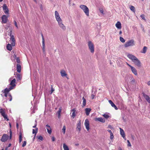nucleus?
Instances as JSON below:
<instances>
[{"instance_id":"nucleus-21","label":"nucleus","mask_w":150,"mask_h":150,"mask_svg":"<svg viewBox=\"0 0 150 150\" xmlns=\"http://www.w3.org/2000/svg\"><path fill=\"white\" fill-rule=\"evenodd\" d=\"M131 45V40H129L128 41V42H126L125 45V47H127L129 46H130Z\"/></svg>"},{"instance_id":"nucleus-39","label":"nucleus","mask_w":150,"mask_h":150,"mask_svg":"<svg viewBox=\"0 0 150 150\" xmlns=\"http://www.w3.org/2000/svg\"><path fill=\"white\" fill-rule=\"evenodd\" d=\"M103 117L106 119H108L109 117V116L108 114H104L103 115Z\"/></svg>"},{"instance_id":"nucleus-36","label":"nucleus","mask_w":150,"mask_h":150,"mask_svg":"<svg viewBox=\"0 0 150 150\" xmlns=\"http://www.w3.org/2000/svg\"><path fill=\"white\" fill-rule=\"evenodd\" d=\"M93 90H94V89H92V94L91 96V98L92 99H94V97H95V95H94V93H93Z\"/></svg>"},{"instance_id":"nucleus-14","label":"nucleus","mask_w":150,"mask_h":150,"mask_svg":"<svg viewBox=\"0 0 150 150\" xmlns=\"http://www.w3.org/2000/svg\"><path fill=\"white\" fill-rule=\"evenodd\" d=\"M58 23L60 27L63 30H65L66 29V27L62 23V21L58 22Z\"/></svg>"},{"instance_id":"nucleus-6","label":"nucleus","mask_w":150,"mask_h":150,"mask_svg":"<svg viewBox=\"0 0 150 150\" xmlns=\"http://www.w3.org/2000/svg\"><path fill=\"white\" fill-rule=\"evenodd\" d=\"M0 112L2 116L5 119H7V120H9V119L8 118L7 115L5 114V112L4 110L3 109H1L0 110Z\"/></svg>"},{"instance_id":"nucleus-52","label":"nucleus","mask_w":150,"mask_h":150,"mask_svg":"<svg viewBox=\"0 0 150 150\" xmlns=\"http://www.w3.org/2000/svg\"><path fill=\"white\" fill-rule=\"evenodd\" d=\"M12 137V132L11 130H10V137H9V139H11Z\"/></svg>"},{"instance_id":"nucleus-59","label":"nucleus","mask_w":150,"mask_h":150,"mask_svg":"<svg viewBox=\"0 0 150 150\" xmlns=\"http://www.w3.org/2000/svg\"><path fill=\"white\" fill-rule=\"evenodd\" d=\"M128 102L129 103H131L130 98L129 97V98Z\"/></svg>"},{"instance_id":"nucleus-58","label":"nucleus","mask_w":150,"mask_h":150,"mask_svg":"<svg viewBox=\"0 0 150 150\" xmlns=\"http://www.w3.org/2000/svg\"><path fill=\"white\" fill-rule=\"evenodd\" d=\"M134 45V41L132 40V46Z\"/></svg>"},{"instance_id":"nucleus-3","label":"nucleus","mask_w":150,"mask_h":150,"mask_svg":"<svg viewBox=\"0 0 150 150\" xmlns=\"http://www.w3.org/2000/svg\"><path fill=\"white\" fill-rule=\"evenodd\" d=\"M9 138V137L8 135L4 134L2 136L1 140L3 142H5L8 140Z\"/></svg>"},{"instance_id":"nucleus-5","label":"nucleus","mask_w":150,"mask_h":150,"mask_svg":"<svg viewBox=\"0 0 150 150\" xmlns=\"http://www.w3.org/2000/svg\"><path fill=\"white\" fill-rule=\"evenodd\" d=\"M55 18L58 22L59 21H62V19L60 17L58 12L56 11L55 12Z\"/></svg>"},{"instance_id":"nucleus-20","label":"nucleus","mask_w":150,"mask_h":150,"mask_svg":"<svg viewBox=\"0 0 150 150\" xmlns=\"http://www.w3.org/2000/svg\"><path fill=\"white\" fill-rule=\"evenodd\" d=\"M42 49L43 50V52L44 53L45 52V40L44 39V38L42 34Z\"/></svg>"},{"instance_id":"nucleus-32","label":"nucleus","mask_w":150,"mask_h":150,"mask_svg":"<svg viewBox=\"0 0 150 150\" xmlns=\"http://www.w3.org/2000/svg\"><path fill=\"white\" fill-rule=\"evenodd\" d=\"M38 131V128H36L35 129H33V132H32V133H33V134H35V136L36 134L37 133Z\"/></svg>"},{"instance_id":"nucleus-23","label":"nucleus","mask_w":150,"mask_h":150,"mask_svg":"<svg viewBox=\"0 0 150 150\" xmlns=\"http://www.w3.org/2000/svg\"><path fill=\"white\" fill-rule=\"evenodd\" d=\"M115 26L118 29H121V28L122 26L120 22L119 21H118L115 24Z\"/></svg>"},{"instance_id":"nucleus-50","label":"nucleus","mask_w":150,"mask_h":150,"mask_svg":"<svg viewBox=\"0 0 150 150\" xmlns=\"http://www.w3.org/2000/svg\"><path fill=\"white\" fill-rule=\"evenodd\" d=\"M112 107L114 108L116 110H117L118 109V108L115 104L112 106Z\"/></svg>"},{"instance_id":"nucleus-33","label":"nucleus","mask_w":150,"mask_h":150,"mask_svg":"<svg viewBox=\"0 0 150 150\" xmlns=\"http://www.w3.org/2000/svg\"><path fill=\"white\" fill-rule=\"evenodd\" d=\"M82 99L83 100V107H84L86 105V99L84 98V97H83L82 98Z\"/></svg>"},{"instance_id":"nucleus-64","label":"nucleus","mask_w":150,"mask_h":150,"mask_svg":"<svg viewBox=\"0 0 150 150\" xmlns=\"http://www.w3.org/2000/svg\"><path fill=\"white\" fill-rule=\"evenodd\" d=\"M147 84L149 86L150 85V81H149L147 82Z\"/></svg>"},{"instance_id":"nucleus-49","label":"nucleus","mask_w":150,"mask_h":150,"mask_svg":"<svg viewBox=\"0 0 150 150\" xmlns=\"http://www.w3.org/2000/svg\"><path fill=\"white\" fill-rule=\"evenodd\" d=\"M135 7L134 6H132V11H133L134 13L135 11Z\"/></svg>"},{"instance_id":"nucleus-15","label":"nucleus","mask_w":150,"mask_h":150,"mask_svg":"<svg viewBox=\"0 0 150 150\" xmlns=\"http://www.w3.org/2000/svg\"><path fill=\"white\" fill-rule=\"evenodd\" d=\"M12 89V88H11L9 87L8 88H6L4 89L2 91V92H3V93H9V92Z\"/></svg>"},{"instance_id":"nucleus-9","label":"nucleus","mask_w":150,"mask_h":150,"mask_svg":"<svg viewBox=\"0 0 150 150\" xmlns=\"http://www.w3.org/2000/svg\"><path fill=\"white\" fill-rule=\"evenodd\" d=\"M3 8L4 11L5 13L6 14H8L9 10L7 7V6L6 5V4H4L3 5Z\"/></svg>"},{"instance_id":"nucleus-47","label":"nucleus","mask_w":150,"mask_h":150,"mask_svg":"<svg viewBox=\"0 0 150 150\" xmlns=\"http://www.w3.org/2000/svg\"><path fill=\"white\" fill-rule=\"evenodd\" d=\"M99 11H100V13H101L102 14H104V11H103V9L101 8V9H99Z\"/></svg>"},{"instance_id":"nucleus-28","label":"nucleus","mask_w":150,"mask_h":150,"mask_svg":"<svg viewBox=\"0 0 150 150\" xmlns=\"http://www.w3.org/2000/svg\"><path fill=\"white\" fill-rule=\"evenodd\" d=\"M60 73L62 77L66 76H67V74L64 70L61 71Z\"/></svg>"},{"instance_id":"nucleus-25","label":"nucleus","mask_w":150,"mask_h":150,"mask_svg":"<svg viewBox=\"0 0 150 150\" xmlns=\"http://www.w3.org/2000/svg\"><path fill=\"white\" fill-rule=\"evenodd\" d=\"M96 120L98 121L103 123H104L105 122V120L102 117L97 118H96Z\"/></svg>"},{"instance_id":"nucleus-7","label":"nucleus","mask_w":150,"mask_h":150,"mask_svg":"<svg viewBox=\"0 0 150 150\" xmlns=\"http://www.w3.org/2000/svg\"><path fill=\"white\" fill-rule=\"evenodd\" d=\"M10 42L12 46H14L15 45V40L14 38V35L11 36L10 37Z\"/></svg>"},{"instance_id":"nucleus-24","label":"nucleus","mask_w":150,"mask_h":150,"mask_svg":"<svg viewBox=\"0 0 150 150\" xmlns=\"http://www.w3.org/2000/svg\"><path fill=\"white\" fill-rule=\"evenodd\" d=\"M132 72L135 75H137V71L136 69L134 67L132 66Z\"/></svg>"},{"instance_id":"nucleus-22","label":"nucleus","mask_w":150,"mask_h":150,"mask_svg":"<svg viewBox=\"0 0 150 150\" xmlns=\"http://www.w3.org/2000/svg\"><path fill=\"white\" fill-rule=\"evenodd\" d=\"M21 67L20 64H18L16 65V70L17 71L18 73L21 72Z\"/></svg>"},{"instance_id":"nucleus-11","label":"nucleus","mask_w":150,"mask_h":150,"mask_svg":"<svg viewBox=\"0 0 150 150\" xmlns=\"http://www.w3.org/2000/svg\"><path fill=\"white\" fill-rule=\"evenodd\" d=\"M84 124L86 127V129H87V130L88 131L89 129V121L88 119H86L85 120Z\"/></svg>"},{"instance_id":"nucleus-43","label":"nucleus","mask_w":150,"mask_h":150,"mask_svg":"<svg viewBox=\"0 0 150 150\" xmlns=\"http://www.w3.org/2000/svg\"><path fill=\"white\" fill-rule=\"evenodd\" d=\"M113 138H114V136H113L112 133H110V139H113Z\"/></svg>"},{"instance_id":"nucleus-46","label":"nucleus","mask_w":150,"mask_h":150,"mask_svg":"<svg viewBox=\"0 0 150 150\" xmlns=\"http://www.w3.org/2000/svg\"><path fill=\"white\" fill-rule=\"evenodd\" d=\"M38 139H39L42 140L43 139L42 137L41 136H39L38 137Z\"/></svg>"},{"instance_id":"nucleus-53","label":"nucleus","mask_w":150,"mask_h":150,"mask_svg":"<svg viewBox=\"0 0 150 150\" xmlns=\"http://www.w3.org/2000/svg\"><path fill=\"white\" fill-rule=\"evenodd\" d=\"M54 91V89L52 87L51 88V93H52Z\"/></svg>"},{"instance_id":"nucleus-54","label":"nucleus","mask_w":150,"mask_h":150,"mask_svg":"<svg viewBox=\"0 0 150 150\" xmlns=\"http://www.w3.org/2000/svg\"><path fill=\"white\" fill-rule=\"evenodd\" d=\"M127 57L131 59V54H129L127 55Z\"/></svg>"},{"instance_id":"nucleus-26","label":"nucleus","mask_w":150,"mask_h":150,"mask_svg":"<svg viewBox=\"0 0 150 150\" xmlns=\"http://www.w3.org/2000/svg\"><path fill=\"white\" fill-rule=\"evenodd\" d=\"M91 110V109L90 108H86L85 109L86 113L87 115H88L90 112Z\"/></svg>"},{"instance_id":"nucleus-56","label":"nucleus","mask_w":150,"mask_h":150,"mask_svg":"<svg viewBox=\"0 0 150 150\" xmlns=\"http://www.w3.org/2000/svg\"><path fill=\"white\" fill-rule=\"evenodd\" d=\"M16 127L17 129H18V127H19V125H18V123L17 122L16 123Z\"/></svg>"},{"instance_id":"nucleus-1","label":"nucleus","mask_w":150,"mask_h":150,"mask_svg":"<svg viewBox=\"0 0 150 150\" xmlns=\"http://www.w3.org/2000/svg\"><path fill=\"white\" fill-rule=\"evenodd\" d=\"M132 62L138 67H139L141 66V63L140 61L137 57L132 55Z\"/></svg>"},{"instance_id":"nucleus-42","label":"nucleus","mask_w":150,"mask_h":150,"mask_svg":"<svg viewBox=\"0 0 150 150\" xmlns=\"http://www.w3.org/2000/svg\"><path fill=\"white\" fill-rule=\"evenodd\" d=\"M109 102L110 103V104H111L112 106L114 104L112 102V101L110 100H109Z\"/></svg>"},{"instance_id":"nucleus-62","label":"nucleus","mask_w":150,"mask_h":150,"mask_svg":"<svg viewBox=\"0 0 150 150\" xmlns=\"http://www.w3.org/2000/svg\"><path fill=\"white\" fill-rule=\"evenodd\" d=\"M10 24H8V25H7V27H6V28H6V29H7L8 28H9V27H10Z\"/></svg>"},{"instance_id":"nucleus-57","label":"nucleus","mask_w":150,"mask_h":150,"mask_svg":"<svg viewBox=\"0 0 150 150\" xmlns=\"http://www.w3.org/2000/svg\"><path fill=\"white\" fill-rule=\"evenodd\" d=\"M55 138L54 137H52V141H54L55 140Z\"/></svg>"},{"instance_id":"nucleus-19","label":"nucleus","mask_w":150,"mask_h":150,"mask_svg":"<svg viewBox=\"0 0 150 150\" xmlns=\"http://www.w3.org/2000/svg\"><path fill=\"white\" fill-rule=\"evenodd\" d=\"M77 129L79 130V132L81 130V120H79L78 122L77 125Z\"/></svg>"},{"instance_id":"nucleus-60","label":"nucleus","mask_w":150,"mask_h":150,"mask_svg":"<svg viewBox=\"0 0 150 150\" xmlns=\"http://www.w3.org/2000/svg\"><path fill=\"white\" fill-rule=\"evenodd\" d=\"M108 127L111 129H112L113 128L110 125H109L108 126Z\"/></svg>"},{"instance_id":"nucleus-55","label":"nucleus","mask_w":150,"mask_h":150,"mask_svg":"<svg viewBox=\"0 0 150 150\" xmlns=\"http://www.w3.org/2000/svg\"><path fill=\"white\" fill-rule=\"evenodd\" d=\"M35 125L33 127V128H36V126H37V122H36V121H35Z\"/></svg>"},{"instance_id":"nucleus-41","label":"nucleus","mask_w":150,"mask_h":150,"mask_svg":"<svg viewBox=\"0 0 150 150\" xmlns=\"http://www.w3.org/2000/svg\"><path fill=\"white\" fill-rule=\"evenodd\" d=\"M13 22H14V24L15 26L18 29V25H17L16 21V20H15Z\"/></svg>"},{"instance_id":"nucleus-44","label":"nucleus","mask_w":150,"mask_h":150,"mask_svg":"<svg viewBox=\"0 0 150 150\" xmlns=\"http://www.w3.org/2000/svg\"><path fill=\"white\" fill-rule=\"evenodd\" d=\"M26 144V141H24L23 142V144L22 145V146L23 147H24L25 146Z\"/></svg>"},{"instance_id":"nucleus-16","label":"nucleus","mask_w":150,"mask_h":150,"mask_svg":"<svg viewBox=\"0 0 150 150\" xmlns=\"http://www.w3.org/2000/svg\"><path fill=\"white\" fill-rule=\"evenodd\" d=\"M120 130L121 135L122 137L125 140L126 138L125 137V133L124 131L122 128H120Z\"/></svg>"},{"instance_id":"nucleus-37","label":"nucleus","mask_w":150,"mask_h":150,"mask_svg":"<svg viewBox=\"0 0 150 150\" xmlns=\"http://www.w3.org/2000/svg\"><path fill=\"white\" fill-rule=\"evenodd\" d=\"M120 41L122 43H124L125 42V39L122 37H120Z\"/></svg>"},{"instance_id":"nucleus-48","label":"nucleus","mask_w":150,"mask_h":150,"mask_svg":"<svg viewBox=\"0 0 150 150\" xmlns=\"http://www.w3.org/2000/svg\"><path fill=\"white\" fill-rule=\"evenodd\" d=\"M16 62L18 63H20V60L18 57H17L16 59Z\"/></svg>"},{"instance_id":"nucleus-29","label":"nucleus","mask_w":150,"mask_h":150,"mask_svg":"<svg viewBox=\"0 0 150 150\" xmlns=\"http://www.w3.org/2000/svg\"><path fill=\"white\" fill-rule=\"evenodd\" d=\"M22 140V134L21 132H19V143H20Z\"/></svg>"},{"instance_id":"nucleus-13","label":"nucleus","mask_w":150,"mask_h":150,"mask_svg":"<svg viewBox=\"0 0 150 150\" xmlns=\"http://www.w3.org/2000/svg\"><path fill=\"white\" fill-rule=\"evenodd\" d=\"M15 77L17 81H20L22 79V77L21 75L20 74L16 73Z\"/></svg>"},{"instance_id":"nucleus-17","label":"nucleus","mask_w":150,"mask_h":150,"mask_svg":"<svg viewBox=\"0 0 150 150\" xmlns=\"http://www.w3.org/2000/svg\"><path fill=\"white\" fill-rule=\"evenodd\" d=\"M46 127L47 132L49 134H51L52 132V129L50 126L49 125L47 124L46 125Z\"/></svg>"},{"instance_id":"nucleus-30","label":"nucleus","mask_w":150,"mask_h":150,"mask_svg":"<svg viewBox=\"0 0 150 150\" xmlns=\"http://www.w3.org/2000/svg\"><path fill=\"white\" fill-rule=\"evenodd\" d=\"M63 147L64 150H69L68 147L65 143L63 144Z\"/></svg>"},{"instance_id":"nucleus-4","label":"nucleus","mask_w":150,"mask_h":150,"mask_svg":"<svg viewBox=\"0 0 150 150\" xmlns=\"http://www.w3.org/2000/svg\"><path fill=\"white\" fill-rule=\"evenodd\" d=\"M88 46L89 50L91 53H93L94 52V47L93 44L91 41L88 42Z\"/></svg>"},{"instance_id":"nucleus-12","label":"nucleus","mask_w":150,"mask_h":150,"mask_svg":"<svg viewBox=\"0 0 150 150\" xmlns=\"http://www.w3.org/2000/svg\"><path fill=\"white\" fill-rule=\"evenodd\" d=\"M8 16H6V15H3L1 17L2 20V23H6L7 22Z\"/></svg>"},{"instance_id":"nucleus-10","label":"nucleus","mask_w":150,"mask_h":150,"mask_svg":"<svg viewBox=\"0 0 150 150\" xmlns=\"http://www.w3.org/2000/svg\"><path fill=\"white\" fill-rule=\"evenodd\" d=\"M142 94L143 95V96L144 98L148 103H150V98L149 96L146 95L144 92H142Z\"/></svg>"},{"instance_id":"nucleus-34","label":"nucleus","mask_w":150,"mask_h":150,"mask_svg":"<svg viewBox=\"0 0 150 150\" xmlns=\"http://www.w3.org/2000/svg\"><path fill=\"white\" fill-rule=\"evenodd\" d=\"M147 49V47L146 46H144L143 48V51L142 52L143 53H145L146 52Z\"/></svg>"},{"instance_id":"nucleus-35","label":"nucleus","mask_w":150,"mask_h":150,"mask_svg":"<svg viewBox=\"0 0 150 150\" xmlns=\"http://www.w3.org/2000/svg\"><path fill=\"white\" fill-rule=\"evenodd\" d=\"M8 97H9V98H8L7 100H8L9 101H11L12 100V97L10 93H9L8 94Z\"/></svg>"},{"instance_id":"nucleus-61","label":"nucleus","mask_w":150,"mask_h":150,"mask_svg":"<svg viewBox=\"0 0 150 150\" xmlns=\"http://www.w3.org/2000/svg\"><path fill=\"white\" fill-rule=\"evenodd\" d=\"M127 146H131V144L130 142H129V143H128V144H127Z\"/></svg>"},{"instance_id":"nucleus-8","label":"nucleus","mask_w":150,"mask_h":150,"mask_svg":"<svg viewBox=\"0 0 150 150\" xmlns=\"http://www.w3.org/2000/svg\"><path fill=\"white\" fill-rule=\"evenodd\" d=\"M16 79H14L11 81L10 84H9L10 85V86L9 87L11 88H12L13 89L16 86Z\"/></svg>"},{"instance_id":"nucleus-31","label":"nucleus","mask_w":150,"mask_h":150,"mask_svg":"<svg viewBox=\"0 0 150 150\" xmlns=\"http://www.w3.org/2000/svg\"><path fill=\"white\" fill-rule=\"evenodd\" d=\"M62 108L60 107V108H59V110L57 112V113L58 114V116L59 118V117L60 116V114H61V112L62 111Z\"/></svg>"},{"instance_id":"nucleus-27","label":"nucleus","mask_w":150,"mask_h":150,"mask_svg":"<svg viewBox=\"0 0 150 150\" xmlns=\"http://www.w3.org/2000/svg\"><path fill=\"white\" fill-rule=\"evenodd\" d=\"M6 48L9 51H11L12 50V47L11 44H8Z\"/></svg>"},{"instance_id":"nucleus-38","label":"nucleus","mask_w":150,"mask_h":150,"mask_svg":"<svg viewBox=\"0 0 150 150\" xmlns=\"http://www.w3.org/2000/svg\"><path fill=\"white\" fill-rule=\"evenodd\" d=\"M140 17L142 18V19L145 21H146V19L145 17V15L144 14H142L140 15Z\"/></svg>"},{"instance_id":"nucleus-51","label":"nucleus","mask_w":150,"mask_h":150,"mask_svg":"<svg viewBox=\"0 0 150 150\" xmlns=\"http://www.w3.org/2000/svg\"><path fill=\"white\" fill-rule=\"evenodd\" d=\"M3 93L4 94V95L6 97H7L8 96V94L9 93Z\"/></svg>"},{"instance_id":"nucleus-40","label":"nucleus","mask_w":150,"mask_h":150,"mask_svg":"<svg viewBox=\"0 0 150 150\" xmlns=\"http://www.w3.org/2000/svg\"><path fill=\"white\" fill-rule=\"evenodd\" d=\"M62 130V132H63L64 134L66 131V127L65 126H63Z\"/></svg>"},{"instance_id":"nucleus-2","label":"nucleus","mask_w":150,"mask_h":150,"mask_svg":"<svg viewBox=\"0 0 150 150\" xmlns=\"http://www.w3.org/2000/svg\"><path fill=\"white\" fill-rule=\"evenodd\" d=\"M80 7L83 10L87 16H89V10L86 6L81 5L80 6Z\"/></svg>"},{"instance_id":"nucleus-45","label":"nucleus","mask_w":150,"mask_h":150,"mask_svg":"<svg viewBox=\"0 0 150 150\" xmlns=\"http://www.w3.org/2000/svg\"><path fill=\"white\" fill-rule=\"evenodd\" d=\"M10 32L9 33V35L10 37H11V35H12V28H11L10 29Z\"/></svg>"},{"instance_id":"nucleus-63","label":"nucleus","mask_w":150,"mask_h":150,"mask_svg":"<svg viewBox=\"0 0 150 150\" xmlns=\"http://www.w3.org/2000/svg\"><path fill=\"white\" fill-rule=\"evenodd\" d=\"M107 131L110 133V134L112 133V132L109 129V130H108Z\"/></svg>"},{"instance_id":"nucleus-18","label":"nucleus","mask_w":150,"mask_h":150,"mask_svg":"<svg viewBox=\"0 0 150 150\" xmlns=\"http://www.w3.org/2000/svg\"><path fill=\"white\" fill-rule=\"evenodd\" d=\"M71 111L72 112V115H71V117L73 118L74 119L76 116V109L74 108L71 110Z\"/></svg>"}]
</instances>
